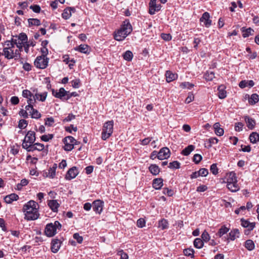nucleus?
<instances>
[{
    "instance_id": "38",
    "label": "nucleus",
    "mask_w": 259,
    "mask_h": 259,
    "mask_svg": "<svg viewBox=\"0 0 259 259\" xmlns=\"http://www.w3.org/2000/svg\"><path fill=\"white\" fill-rule=\"evenodd\" d=\"M193 244L195 247L200 249L203 246L204 243L201 239L197 238L194 240Z\"/></svg>"
},
{
    "instance_id": "53",
    "label": "nucleus",
    "mask_w": 259,
    "mask_h": 259,
    "mask_svg": "<svg viewBox=\"0 0 259 259\" xmlns=\"http://www.w3.org/2000/svg\"><path fill=\"white\" fill-rule=\"evenodd\" d=\"M201 238L203 241L208 242L210 240V236L209 234L205 230L202 233Z\"/></svg>"
},
{
    "instance_id": "7",
    "label": "nucleus",
    "mask_w": 259,
    "mask_h": 259,
    "mask_svg": "<svg viewBox=\"0 0 259 259\" xmlns=\"http://www.w3.org/2000/svg\"><path fill=\"white\" fill-rule=\"evenodd\" d=\"M49 58L43 56H38L34 61V65L39 69H45L48 66Z\"/></svg>"
},
{
    "instance_id": "18",
    "label": "nucleus",
    "mask_w": 259,
    "mask_h": 259,
    "mask_svg": "<svg viewBox=\"0 0 259 259\" xmlns=\"http://www.w3.org/2000/svg\"><path fill=\"white\" fill-rule=\"evenodd\" d=\"M48 205L51 209V210L55 212L58 211V208L60 206V204L58 203L57 200H50L48 202Z\"/></svg>"
},
{
    "instance_id": "12",
    "label": "nucleus",
    "mask_w": 259,
    "mask_h": 259,
    "mask_svg": "<svg viewBox=\"0 0 259 259\" xmlns=\"http://www.w3.org/2000/svg\"><path fill=\"white\" fill-rule=\"evenodd\" d=\"M170 150L167 147L161 148L158 152V159L163 160L168 158L170 156Z\"/></svg>"
},
{
    "instance_id": "36",
    "label": "nucleus",
    "mask_w": 259,
    "mask_h": 259,
    "mask_svg": "<svg viewBox=\"0 0 259 259\" xmlns=\"http://www.w3.org/2000/svg\"><path fill=\"white\" fill-rule=\"evenodd\" d=\"M242 31L243 32L242 36L243 37H248L249 35H251L253 34V30L251 28H248L247 29H245V28L243 27L242 28Z\"/></svg>"
},
{
    "instance_id": "52",
    "label": "nucleus",
    "mask_w": 259,
    "mask_h": 259,
    "mask_svg": "<svg viewBox=\"0 0 259 259\" xmlns=\"http://www.w3.org/2000/svg\"><path fill=\"white\" fill-rule=\"evenodd\" d=\"M210 170L212 172V174L216 175L219 172V169L217 167V163H213L212 165H211L210 167Z\"/></svg>"
},
{
    "instance_id": "35",
    "label": "nucleus",
    "mask_w": 259,
    "mask_h": 259,
    "mask_svg": "<svg viewBox=\"0 0 259 259\" xmlns=\"http://www.w3.org/2000/svg\"><path fill=\"white\" fill-rule=\"evenodd\" d=\"M249 140L251 143L254 144L259 141V135L256 132L252 133L249 136Z\"/></svg>"
},
{
    "instance_id": "32",
    "label": "nucleus",
    "mask_w": 259,
    "mask_h": 259,
    "mask_svg": "<svg viewBox=\"0 0 259 259\" xmlns=\"http://www.w3.org/2000/svg\"><path fill=\"white\" fill-rule=\"evenodd\" d=\"M149 169L151 174L155 176L157 175L160 172V168L156 164H151L149 166Z\"/></svg>"
},
{
    "instance_id": "21",
    "label": "nucleus",
    "mask_w": 259,
    "mask_h": 259,
    "mask_svg": "<svg viewBox=\"0 0 259 259\" xmlns=\"http://www.w3.org/2000/svg\"><path fill=\"white\" fill-rule=\"evenodd\" d=\"M19 198V196L18 195L15 193H12L10 195L6 196L4 198V200L6 203L8 204H10L12 203L13 201L17 200Z\"/></svg>"
},
{
    "instance_id": "1",
    "label": "nucleus",
    "mask_w": 259,
    "mask_h": 259,
    "mask_svg": "<svg viewBox=\"0 0 259 259\" xmlns=\"http://www.w3.org/2000/svg\"><path fill=\"white\" fill-rule=\"evenodd\" d=\"M38 204L33 200H30L24 205L23 210L25 213L24 219L27 221L35 220L39 217Z\"/></svg>"
},
{
    "instance_id": "23",
    "label": "nucleus",
    "mask_w": 259,
    "mask_h": 259,
    "mask_svg": "<svg viewBox=\"0 0 259 259\" xmlns=\"http://www.w3.org/2000/svg\"><path fill=\"white\" fill-rule=\"evenodd\" d=\"M74 49L75 51L84 54H89L90 53L89 46L87 45H80Z\"/></svg>"
},
{
    "instance_id": "4",
    "label": "nucleus",
    "mask_w": 259,
    "mask_h": 259,
    "mask_svg": "<svg viewBox=\"0 0 259 259\" xmlns=\"http://www.w3.org/2000/svg\"><path fill=\"white\" fill-rule=\"evenodd\" d=\"M113 120H110L104 124L101 137L102 140H106L111 136L113 131Z\"/></svg>"
},
{
    "instance_id": "33",
    "label": "nucleus",
    "mask_w": 259,
    "mask_h": 259,
    "mask_svg": "<svg viewBox=\"0 0 259 259\" xmlns=\"http://www.w3.org/2000/svg\"><path fill=\"white\" fill-rule=\"evenodd\" d=\"M244 246L245 248L249 251L253 250L255 247V245L253 241L250 239L247 240L245 242Z\"/></svg>"
},
{
    "instance_id": "22",
    "label": "nucleus",
    "mask_w": 259,
    "mask_h": 259,
    "mask_svg": "<svg viewBox=\"0 0 259 259\" xmlns=\"http://www.w3.org/2000/svg\"><path fill=\"white\" fill-rule=\"evenodd\" d=\"M123 23L120 28L129 35L132 31V26L128 20H125Z\"/></svg>"
},
{
    "instance_id": "46",
    "label": "nucleus",
    "mask_w": 259,
    "mask_h": 259,
    "mask_svg": "<svg viewBox=\"0 0 259 259\" xmlns=\"http://www.w3.org/2000/svg\"><path fill=\"white\" fill-rule=\"evenodd\" d=\"M71 16V12H70V9L66 8L64 9L63 12L62 14V16L63 18L65 19H69Z\"/></svg>"
},
{
    "instance_id": "61",
    "label": "nucleus",
    "mask_w": 259,
    "mask_h": 259,
    "mask_svg": "<svg viewBox=\"0 0 259 259\" xmlns=\"http://www.w3.org/2000/svg\"><path fill=\"white\" fill-rule=\"evenodd\" d=\"M75 115H73L72 113L69 114V115L63 120V122H69L71 121L72 120L75 119Z\"/></svg>"
},
{
    "instance_id": "2",
    "label": "nucleus",
    "mask_w": 259,
    "mask_h": 259,
    "mask_svg": "<svg viewBox=\"0 0 259 259\" xmlns=\"http://www.w3.org/2000/svg\"><path fill=\"white\" fill-rule=\"evenodd\" d=\"M3 48V54L5 57L7 59H14L18 60L20 57V50L16 49L14 51L15 47L12 45V42L6 41L4 43H1Z\"/></svg>"
},
{
    "instance_id": "3",
    "label": "nucleus",
    "mask_w": 259,
    "mask_h": 259,
    "mask_svg": "<svg viewBox=\"0 0 259 259\" xmlns=\"http://www.w3.org/2000/svg\"><path fill=\"white\" fill-rule=\"evenodd\" d=\"M61 224L57 221L54 223H50L46 225L45 230V234L48 237H53L57 233V229H61Z\"/></svg>"
},
{
    "instance_id": "24",
    "label": "nucleus",
    "mask_w": 259,
    "mask_h": 259,
    "mask_svg": "<svg viewBox=\"0 0 259 259\" xmlns=\"http://www.w3.org/2000/svg\"><path fill=\"white\" fill-rule=\"evenodd\" d=\"M245 120L248 128L252 130L254 128L255 125V121L253 119L246 116L245 117Z\"/></svg>"
},
{
    "instance_id": "8",
    "label": "nucleus",
    "mask_w": 259,
    "mask_h": 259,
    "mask_svg": "<svg viewBox=\"0 0 259 259\" xmlns=\"http://www.w3.org/2000/svg\"><path fill=\"white\" fill-rule=\"evenodd\" d=\"M35 141V134L33 131H29L23 140L22 145L33 144Z\"/></svg>"
},
{
    "instance_id": "44",
    "label": "nucleus",
    "mask_w": 259,
    "mask_h": 259,
    "mask_svg": "<svg viewBox=\"0 0 259 259\" xmlns=\"http://www.w3.org/2000/svg\"><path fill=\"white\" fill-rule=\"evenodd\" d=\"M158 227L162 230H164L168 227V222L165 219H162L158 223Z\"/></svg>"
},
{
    "instance_id": "50",
    "label": "nucleus",
    "mask_w": 259,
    "mask_h": 259,
    "mask_svg": "<svg viewBox=\"0 0 259 259\" xmlns=\"http://www.w3.org/2000/svg\"><path fill=\"white\" fill-rule=\"evenodd\" d=\"M18 39L21 41V42L26 43L27 42V36L24 33H21L18 36Z\"/></svg>"
},
{
    "instance_id": "34",
    "label": "nucleus",
    "mask_w": 259,
    "mask_h": 259,
    "mask_svg": "<svg viewBox=\"0 0 259 259\" xmlns=\"http://www.w3.org/2000/svg\"><path fill=\"white\" fill-rule=\"evenodd\" d=\"M22 147L25 149L28 152H33L35 150H37L36 145L35 143L30 144H25L22 145Z\"/></svg>"
},
{
    "instance_id": "55",
    "label": "nucleus",
    "mask_w": 259,
    "mask_h": 259,
    "mask_svg": "<svg viewBox=\"0 0 259 259\" xmlns=\"http://www.w3.org/2000/svg\"><path fill=\"white\" fill-rule=\"evenodd\" d=\"M27 125V122L25 119L20 120L18 124V127L21 129L25 128Z\"/></svg>"
},
{
    "instance_id": "56",
    "label": "nucleus",
    "mask_w": 259,
    "mask_h": 259,
    "mask_svg": "<svg viewBox=\"0 0 259 259\" xmlns=\"http://www.w3.org/2000/svg\"><path fill=\"white\" fill-rule=\"evenodd\" d=\"M202 157L201 155L198 154H196L194 155L193 161L196 163L198 164L199 163L200 161L202 160Z\"/></svg>"
},
{
    "instance_id": "37",
    "label": "nucleus",
    "mask_w": 259,
    "mask_h": 259,
    "mask_svg": "<svg viewBox=\"0 0 259 259\" xmlns=\"http://www.w3.org/2000/svg\"><path fill=\"white\" fill-rule=\"evenodd\" d=\"M218 97L220 99H224L226 97V91L224 90L223 85H220L218 88Z\"/></svg>"
},
{
    "instance_id": "57",
    "label": "nucleus",
    "mask_w": 259,
    "mask_h": 259,
    "mask_svg": "<svg viewBox=\"0 0 259 259\" xmlns=\"http://www.w3.org/2000/svg\"><path fill=\"white\" fill-rule=\"evenodd\" d=\"M117 255L120 256V259H128V258L127 253H125L122 250L118 251Z\"/></svg>"
},
{
    "instance_id": "27",
    "label": "nucleus",
    "mask_w": 259,
    "mask_h": 259,
    "mask_svg": "<svg viewBox=\"0 0 259 259\" xmlns=\"http://www.w3.org/2000/svg\"><path fill=\"white\" fill-rule=\"evenodd\" d=\"M31 111H29L30 115L32 118L38 119L41 117V114L36 109H34L33 106L30 107Z\"/></svg>"
},
{
    "instance_id": "51",
    "label": "nucleus",
    "mask_w": 259,
    "mask_h": 259,
    "mask_svg": "<svg viewBox=\"0 0 259 259\" xmlns=\"http://www.w3.org/2000/svg\"><path fill=\"white\" fill-rule=\"evenodd\" d=\"M54 122V119L52 117H48L45 119V124L49 126H52Z\"/></svg>"
},
{
    "instance_id": "63",
    "label": "nucleus",
    "mask_w": 259,
    "mask_h": 259,
    "mask_svg": "<svg viewBox=\"0 0 259 259\" xmlns=\"http://www.w3.org/2000/svg\"><path fill=\"white\" fill-rule=\"evenodd\" d=\"M30 9L36 13H39L41 10L39 6L37 5L30 6Z\"/></svg>"
},
{
    "instance_id": "6",
    "label": "nucleus",
    "mask_w": 259,
    "mask_h": 259,
    "mask_svg": "<svg viewBox=\"0 0 259 259\" xmlns=\"http://www.w3.org/2000/svg\"><path fill=\"white\" fill-rule=\"evenodd\" d=\"M65 144L64 149L65 151H69L74 148V146L76 145V140L72 136H67L63 139Z\"/></svg>"
},
{
    "instance_id": "20",
    "label": "nucleus",
    "mask_w": 259,
    "mask_h": 259,
    "mask_svg": "<svg viewBox=\"0 0 259 259\" xmlns=\"http://www.w3.org/2000/svg\"><path fill=\"white\" fill-rule=\"evenodd\" d=\"M163 185V179L162 178H156L153 181L152 186L156 190L160 189Z\"/></svg>"
},
{
    "instance_id": "60",
    "label": "nucleus",
    "mask_w": 259,
    "mask_h": 259,
    "mask_svg": "<svg viewBox=\"0 0 259 259\" xmlns=\"http://www.w3.org/2000/svg\"><path fill=\"white\" fill-rule=\"evenodd\" d=\"M73 238L75 239L79 243H82L83 241L82 237L80 236L79 234L77 233L74 234Z\"/></svg>"
},
{
    "instance_id": "25",
    "label": "nucleus",
    "mask_w": 259,
    "mask_h": 259,
    "mask_svg": "<svg viewBox=\"0 0 259 259\" xmlns=\"http://www.w3.org/2000/svg\"><path fill=\"white\" fill-rule=\"evenodd\" d=\"M165 76L166 81L170 82L177 78L178 75L177 74L173 73L170 71H166L165 73Z\"/></svg>"
},
{
    "instance_id": "39",
    "label": "nucleus",
    "mask_w": 259,
    "mask_h": 259,
    "mask_svg": "<svg viewBox=\"0 0 259 259\" xmlns=\"http://www.w3.org/2000/svg\"><path fill=\"white\" fill-rule=\"evenodd\" d=\"M57 168V164H55L52 167H50L48 170L47 177L53 178L56 175V169Z\"/></svg>"
},
{
    "instance_id": "11",
    "label": "nucleus",
    "mask_w": 259,
    "mask_h": 259,
    "mask_svg": "<svg viewBox=\"0 0 259 259\" xmlns=\"http://www.w3.org/2000/svg\"><path fill=\"white\" fill-rule=\"evenodd\" d=\"M104 205V202L100 199L95 200L93 203V209L96 213L100 214Z\"/></svg>"
},
{
    "instance_id": "49",
    "label": "nucleus",
    "mask_w": 259,
    "mask_h": 259,
    "mask_svg": "<svg viewBox=\"0 0 259 259\" xmlns=\"http://www.w3.org/2000/svg\"><path fill=\"white\" fill-rule=\"evenodd\" d=\"M194 87V84L189 82H184L180 84V87L182 89H190Z\"/></svg>"
},
{
    "instance_id": "10",
    "label": "nucleus",
    "mask_w": 259,
    "mask_h": 259,
    "mask_svg": "<svg viewBox=\"0 0 259 259\" xmlns=\"http://www.w3.org/2000/svg\"><path fill=\"white\" fill-rule=\"evenodd\" d=\"M156 2L157 0H150L149 2V13L151 15H154L156 12L159 11L161 8V6L157 5Z\"/></svg>"
},
{
    "instance_id": "16",
    "label": "nucleus",
    "mask_w": 259,
    "mask_h": 259,
    "mask_svg": "<svg viewBox=\"0 0 259 259\" xmlns=\"http://www.w3.org/2000/svg\"><path fill=\"white\" fill-rule=\"evenodd\" d=\"M128 34L126 32L123 31L122 29H120L114 35V38L117 41L123 40Z\"/></svg>"
},
{
    "instance_id": "62",
    "label": "nucleus",
    "mask_w": 259,
    "mask_h": 259,
    "mask_svg": "<svg viewBox=\"0 0 259 259\" xmlns=\"http://www.w3.org/2000/svg\"><path fill=\"white\" fill-rule=\"evenodd\" d=\"M200 176L205 177L208 174L207 169L205 168H200L199 170Z\"/></svg>"
},
{
    "instance_id": "13",
    "label": "nucleus",
    "mask_w": 259,
    "mask_h": 259,
    "mask_svg": "<svg viewBox=\"0 0 259 259\" xmlns=\"http://www.w3.org/2000/svg\"><path fill=\"white\" fill-rule=\"evenodd\" d=\"M78 172L77 167L73 166L68 170L65 176V179L67 180H71L75 178L78 174Z\"/></svg>"
},
{
    "instance_id": "48",
    "label": "nucleus",
    "mask_w": 259,
    "mask_h": 259,
    "mask_svg": "<svg viewBox=\"0 0 259 259\" xmlns=\"http://www.w3.org/2000/svg\"><path fill=\"white\" fill-rule=\"evenodd\" d=\"M184 253L186 256H190L191 257H194V251L192 248H187L184 250Z\"/></svg>"
},
{
    "instance_id": "41",
    "label": "nucleus",
    "mask_w": 259,
    "mask_h": 259,
    "mask_svg": "<svg viewBox=\"0 0 259 259\" xmlns=\"http://www.w3.org/2000/svg\"><path fill=\"white\" fill-rule=\"evenodd\" d=\"M123 59L127 61H132L133 54L131 51H126L122 55Z\"/></svg>"
},
{
    "instance_id": "9",
    "label": "nucleus",
    "mask_w": 259,
    "mask_h": 259,
    "mask_svg": "<svg viewBox=\"0 0 259 259\" xmlns=\"http://www.w3.org/2000/svg\"><path fill=\"white\" fill-rule=\"evenodd\" d=\"M52 91L53 95L56 98L62 100H65V98L67 94V91H66L63 88H60L58 91L53 89Z\"/></svg>"
},
{
    "instance_id": "58",
    "label": "nucleus",
    "mask_w": 259,
    "mask_h": 259,
    "mask_svg": "<svg viewBox=\"0 0 259 259\" xmlns=\"http://www.w3.org/2000/svg\"><path fill=\"white\" fill-rule=\"evenodd\" d=\"M145 221L143 218H140L138 220L137 222V225L139 228H143L145 226Z\"/></svg>"
},
{
    "instance_id": "17",
    "label": "nucleus",
    "mask_w": 259,
    "mask_h": 259,
    "mask_svg": "<svg viewBox=\"0 0 259 259\" xmlns=\"http://www.w3.org/2000/svg\"><path fill=\"white\" fill-rule=\"evenodd\" d=\"M61 246V241L59 239H54L51 243V250L54 253L58 251Z\"/></svg>"
},
{
    "instance_id": "40",
    "label": "nucleus",
    "mask_w": 259,
    "mask_h": 259,
    "mask_svg": "<svg viewBox=\"0 0 259 259\" xmlns=\"http://www.w3.org/2000/svg\"><path fill=\"white\" fill-rule=\"evenodd\" d=\"M259 101L258 96L256 94H253L248 99L249 103L251 105H254Z\"/></svg>"
},
{
    "instance_id": "59",
    "label": "nucleus",
    "mask_w": 259,
    "mask_h": 259,
    "mask_svg": "<svg viewBox=\"0 0 259 259\" xmlns=\"http://www.w3.org/2000/svg\"><path fill=\"white\" fill-rule=\"evenodd\" d=\"M163 193L165 195H167L168 196H172L174 194L173 191L171 189H169L167 188H163Z\"/></svg>"
},
{
    "instance_id": "30",
    "label": "nucleus",
    "mask_w": 259,
    "mask_h": 259,
    "mask_svg": "<svg viewBox=\"0 0 259 259\" xmlns=\"http://www.w3.org/2000/svg\"><path fill=\"white\" fill-rule=\"evenodd\" d=\"M28 26L31 27L32 26H39L40 25V20L36 18H29L28 19Z\"/></svg>"
},
{
    "instance_id": "5",
    "label": "nucleus",
    "mask_w": 259,
    "mask_h": 259,
    "mask_svg": "<svg viewBox=\"0 0 259 259\" xmlns=\"http://www.w3.org/2000/svg\"><path fill=\"white\" fill-rule=\"evenodd\" d=\"M22 96L27 99V102L28 105L26 106L25 109L27 110H29L30 107L33 106L35 103L34 95H33L30 91L28 90H24L22 92Z\"/></svg>"
},
{
    "instance_id": "14",
    "label": "nucleus",
    "mask_w": 259,
    "mask_h": 259,
    "mask_svg": "<svg viewBox=\"0 0 259 259\" xmlns=\"http://www.w3.org/2000/svg\"><path fill=\"white\" fill-rule=\"evenodd\" d=\"M200 21L204 23L206 27H209L211 25V20L210 19V15L208 12H204L200 19Z\"/></svg>"
},
{
    "instance_id": "43",
    "label": "nucleus",
    "mask_w": 259,
    "mask_h": 259,
    "mask_svg": "<svg viewBox=\"0 0 259 259\" xmlns=\"http://www.w3.org/2000/svg\"><path fill=\"white\" fill-rule=\"evenodd\" d=\"M204 78L207 81H211L214 78V73L211 71H207L204 74Z\"/></svg>"
},
{
    "instance_id": "54",
    "label": "nucleus",
    "mask_w": 259,
    "mask_h": 259,
    "mask_svg": "<svg viewBox=\"0 0 259 259\" xmlns=\"http://www.w3.org/2000/svg\"><path fill=\"white\" fill-rule=\"evenodd\" d=\"M53 137L52 134L44 135L40 137V139L43 141L48 142L50 140L52 139Z\"/></svg>"
},
{
    "instance_id": "29",
    "label": "nucleus",
    "mask_w": 259,
    "mask_h": 259,
    "mask_svg": "<svg viewBox=\"0 0 259 259\" xmlns=\"http://www.w3.org/2000/svg\"><path fill=\"white\" fill-rule=\"evenodd\" d=\"M47 93L44 92L43 93H36L34 95V98L36 100H38L41 102H44L47 98Z\"/></svg>"
},
{
    "instance_id": "47",
    "label": "nucleus",
    "mask_w": 259,
    "mask_h": 259,
    "mask_svg": "<svg viewBox=\"0 0 259 259\" xmlns=\"http://www.w3.org/2000/svg\"><path fill=\"white\" fill-rule=\"evenodd\" d=\"M180 167V163L178 161H174L170 162L169 164L168 167L171 169H178Z\"/></svg>"
},
{
    "instance_id": "64",
    "label": "nucleus",
    "mask_w": 259,
    "mask_h": 259,
    "mask_svg": "<svg viewBox=\"0 0 259 259\" xmlns=\"http://www.w3.org/2000/svg\"><path fill=\"white\" fill-rule=\"evenodd\" d=\"M243 124L242 122H239L235 124V130L236 131H240L242 130Z\"/></svg>"
},
{
    "instance_id": "28",
    "label": "nucleus",
    "mask_w": 259,
    "mask_h": 259,
    "mask_svg": "<svg viewBox=\"0 0 259 259\" xmlns=\"http://www.w3.org/2000/svg\"><path fill=\"white\" fill-rule=\"evenodd\" d=\"M227 187L232 192H236L239 189V187L237 182L228 183Z\"/></svg>"
},
{
    "instance_id": "26",
    "label": "nucleus",
    "mask_w": 259,
    "mask_h": 259,
    "mask_svg": "<svg viewBox=\"0 0 259 259\" xmlns=\"http://www.w3.org/2000/svg\"><path fill=\"white\" fill-rule=\"evenodd\" d=\"M215 134L218 136H223L224 133V130L220 127V124L219 122H216L213 125Z\"/></svg>"
},
{
    "instance_id": "31",
    "label": "nucleus",
    "mask_w": 259,
    "mask_h": 259,
    "mask_svg": "<svg viewBox=\"0 0 259 259\" xmlns=\"http://www.w3.org/2000/svg\"><path fill=\"white\" fill-rule=\"evenodd\" d=\"M194 146L192 145H189L182 150L181 154L185 156H188L192 151L194 150Z\"/></svg>"
},
{
    "instance_id": "19",
    "label": "nucleus",
    "mask_w": 259,
    "mask_h": 259,
    "mask_svg": "<svg viewBox=\"0 0 259 259\" xmlns=\"http://www.w3.org/2000/svg\"><path fill=\"white\" fill-rule=\"evenodd\" d=\"M229 237L227 238V241L229 242V240L233 241L237 238L239 237V231L238 229H234L231 231L229 233Z\"/></svg>"
},
{
    "instance_id": "15",
    "label": "nucleus",
    "mask_w": 259,
    "mask_h": 259,
    "mask_svg": "<svg viewBox=\"0 0 259 259\" xmlns=\"http://www.w3.org/2000/svg\"><path fill=\"white\" fill-rule=\"evenodd\" d=\"M240 221L241 226L244 228H247L248 231H252L255 226V223H250L244 219H241Z\"/></svg>"
},
{
    "instance_id": "42",
    "label": "nucleus",
    "mask_w": 259,
    "mask_h": 259,
    "mask_svg": "<svg viewBox=\"0 0 259 259\" xmlns=\"http://www.w3.org/2000/svg\"><path fill=\"white\" fill-rule=\"evenodd\" d=\"M229 231V229L226 227L225 226H223L219 229L217 235L219 236L220 237L223 236L224 234H226Z\"/></svg>"
},
{
    "instance_id": "45",
    "label": "nucleus",
    "mask_w": 259,
    "mask_h": 259,
    "mask_svg": "<svg viewBox=\"0 0 259 259\" xmlns=\"http://www.w3.org/2000/svg\"><path fill=\"white\" fill-rule=\"evenodd\" d=\"M237 182V178L236 177L235 174L233 172H230L227 179V183L230 182L234 183Z\"/></svg>"
}]
</instances>
